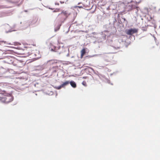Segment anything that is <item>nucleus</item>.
<instances>
[{
	"instance_id": "obj_13",
	"label": "nucleus",
	"mask_w": 160,
	"mask_h": 160,
	"mask_svg": "<svg viewBox=\"0 0 160 160\" xmlns=\"http://www.w3.org/2000/svg\"><path fill=\"white\" fill-rule=\"evenodd\" d=\"M2 42H4V43H6L7 44H10V45H12V44L11 43H9L8 42H6V41H2Z\"/></svg>"
},
{
	"instance_id": "obj_16",
	"label": "nucleus",
	"mask_w": 160,
	"mask_h": 160,
	"mask_svg": "<svg viewBox=\"0 0 160 160\" xmlns=\"http://www.w3.org/2000/svg\"><path fill=\"white\" fill-rule=\"evenodd\" d=\"M20 0H17L15 2H19L20 1Z\"/></svg>"
},
{
	"instance_id": "obj_10",
	"label": "nucleus",
	"mask_w": 160,
	"mask_h": 160,
	"mask_svg": "<svg viewBox=\"0 0 160 160\" xmlns=\"http://www.w3.org/2000/svg\"><path fill=\"white\" fill-rule=\"evenodd\" d=\"M71 86L73 88H75L76 87V83L73 81H71L69 82Z\"/></svg>"
},
{
	"instance_id": "obj_14",
	"label": "nucleus",
	"mask_w": 160,
	"mask_h": 160,
	"mask_svg": "<svg viewBox=\"0 0 160 160\" xmlns=\"http://www.w3.org/2000/svg\"><path fill=\"white\" fill-rule=\"evenodd\" d=\"M62 88H63L62 87V85H61L60 86L57 87H56V89H61Z\"/></svg>"
},
{
	"instance_id": "obj_12",
	"label": "nucleus",
	"mask_w": 160,
	"mask_h": 160,
	"mask_svg": "<svg viewBox=\"0 0 160 160\" xmlns=\"http://www.w3.org/2000/svg\"><path fill=\"white\" fill-rule=\"evenodd\" d=\"M82 83V85L85 86H87V83L85 81H83Z\"/></svg>"
},
{
	"instance_id": "obj_11",
	"label": "nucleus",
	"mask_w": 160,
	"mask_h": 160,
	"mask_svg": "<svg viewBox=\"0 0 160 160\" xmlns=\"http://www.w3.org/2000/svg\"><path fill=\"white\" fill-rule=\"evenodd\" d=\"M69 81H66L61 84L62 86V87H64L65 86H66L69 84Z\"/></svg>"
},
{
	"instance_id": "obj_17",
	"label": "nucleus",
	"mask_w": 160,
	"mask_h": 160,
	"mask_svg": "<svg viewBox=\"0 0 160 160\" xmlns=\"http://www.w3.org/2000/svg\"><path fill=\"white\" fill-rule=\"evenodd\" d=\"M83 78H84V79H85V78H86V77H83Z\"/></svg>"
},
{
	"instance_id": "obj_3",
	"label": "nucleus",
	"mask_w": 160,
	"mask_h": 160,
	"mask_svg": "<svg viewBox=\"0 0 160 160\" xmlns=\"http://www.w3.org/2000/svg\"><path fill=\"white\" fill-rule=\"evenodd\" d=\"M138 31L136 29H131L128 30L127 32L126 33L128 35H132L133 34L137 32Z\"/></svg>"
},
{
	"instance_id": "obj_5",
	"label": "nucleus",
	"mask_w": 160,
	"mask_h": 160,
	"mask_svg": "<svg viewBox=\"0 0 160 160\" xmlns=\"http://www.w3.org/2000/svg\"><path fill=\"white\" fill-rule=\"evenodd\" d=\"M12 61L13 62L12 64L15 66H16L17 65V64L18 63V59L14 58V59H12Z\"/></svg>"
},
{
	"instance_id": "obj_9",
	"label": "nucleus",
	"mask_w": 160,
	"mask_h": 160,
	"mask_svg": "<svg viewBox=\"0 0 160 160\" xmlns=\"http://www.w3.org/2000/svg\"><path fill=\"white\" fill-rule=\"evenodd\" d=\"M23 66V63L22 62H20V61L18 60V63L17 64V65L16 66L19 68H21Z\"/></svg>"
},
{
	"instance_id": "obj_15",
	"label": "nucleus",
	"mask_w": 160,
	"mask_h": 160,
	"mask_svg": "<svg viewBox=\"0 0 160 160\" xmlns=\"http://www.w3.org/2000/svg\"><path fill=\"white\" fill-rule=\"evenodd\" d=\"M31 45H33V46H35V43L33 42H32V43L31 44Z\"/></svg>"
},
{
	"instance_id": "obj_1",
	"label": "nucleus",
	"mask_w": 160,
	"mask_h": 160,
	"mask_svg": "<svg viewBox=\"0 0 160 160\" xmlns=\"http://www.w3.org/2000/svg\"><path fill=\"white\" fill-rule=\"evenodd\" d=\"M0 94L4 95V97L0 99V100L2 102L8 103L13 100L12 96L10 94L7 93L5 91L0 89Z\"/></svg>"
},
{
	"instance_id": "obj_8",
	"label": "nucleus",
	"mask_w": 160,
	"mask_h": 160,
	"mask_svg": "<svg viewBox=\"0 0 160 160\" xmlns=\"http://www.w3.org/2000/svg\"><path fill=\"white\" fill-rule=\"evenodd\" d=\"M58 61L57 60H52L49 61V62L51 64H55L57 63Z\"/></svg>"
},
{
	"instance_id": "obj_2",
	"label": "nucleus",
	"mask_w": 160,
	"mask_h": 160,
	"mask_svg": "<svg viewBox=\"0 0 160 160\" xmlns=\"http://www.w3.org/2000/svg\"><path fill=\"white\" fill-rule=\"evenodd\" d=\"M70 15V13L67 11H62L61 13L58 14L57 20L60 23H63Z\"/></svg>"
},
{
	"instance_id": "obj_6",
	"label": "nucleus",
	"mask_w": 160,
	"mask_h": 160,
	"mask_svg": "<svg viewBox=\"0 0 160 160\" xmlns=\"http://www.w3.org/2000/svg\"><path fill=\"white\" fill-rule=\"evenodd\" d=\"M14 58H13L12 57H10L8 58L7 59V62L8 63L10 64H12V59H14Z\"/></svg>"
},
{
	"instance_id": "obj_7",
	"label": "nucleus",
	"mask_w": 160,
	"mask_h": 160,
	"mask_svg": "<svg viewBox=\"0 0 160 160\" xmlns=\"http://www.w3.org/2000/svg\"><path fill=\"white\" fill-rule=\"evenodd\" d=\"M81 58H82L86 53L85 49V48H83V49H82L81 51Z\"/></svg>"
},
{
	"instance_id": "obj_4",
	"label": "nucleus",
	"mask_w": 160,
	"mask_h": 160,
	"mask_svg": "<svg viewBox=\"0 0 160 160\" xmlns=\"http://www.w3.org/2000/svg\"><path fill=\"white\" fill-rule=\"evenodd\" d=\"M61 48L60 47L56 48V47H54L53 48H52V50L55 51V52H58L59 54L62 53V52L61 51Z\"/></svg>"
}]
</instances>
